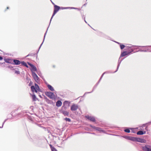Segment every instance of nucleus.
Segmentation results:
<instances>
[{"label": "nucleus", "instance_id": "10", "mask_svg": "<svg viewBox=\"0 0 151 151\" xmlns=\"http://www.w3.org/2000/svg\"><path fill=\"white\" fill-rule=\"evenodd\" d=\"M32 76L33 77L34 79L36 81V82L38 83V76L37 74L34 72H32Z\"/></svg>", "mask_w": 151, "mask_h": 151}, {"label": "nucleus", "instance_id": "26", "mask_svg": "<svg viewBox=\"0 0 151 151\" xmlns=\"http://www.w3.org/2000/svg\"><path fill=\"white\" fill-rule=\"evenodd\" d=\"M50 147L52 151H57L55 148L54 147H53L52 145H50Z\"/></svg>", "mask_w": 151, "mask_h": 151}, {"label": "nucleus", "instance_id": "57", "mask_svg": "<svg viewBox=\"0 0 151 151\" xmlns=\"http://www.w3.org/2000/svg\"><path fill=\"white\" fill-rule=\"evenodd\" d=\"M145 129L147 130V127H145Z\"/></svg>", "mask_w": 151, "mask_h": 151}, {"label": "nucleus", "instance_id": "18", "mask_svg": "<svg viewBox=\"0 0 151 151\" xmlns=\"http://www.w3.org/2000/svg\"><path fill=\"white\" fill-rule=\"evenodd\" d=\"M62 105V102L60 100H58L56 102V106L58 107Z\"/></svg>", "mask_w": 151, "mask_h": 151}, {"label": "nucleus", "instance_id": "13", "mask_svg": "<svg viewBox=\"0 0 151 151\" xmlns=\"http://www.w3.org/2000/svg\"><path fill=\"white\" fill-rule=\"evenodd\" d=\"M147 51H151V46H147L145 50H140V51L142 52H146Z\"/></svg>", "mask_w": 151, "mask_h": 151}, {"label": "nucleus", "instance_id": "23", "mask_svg": "<svg viewBox=\"0 0 151 151\" xmlns=\"http://www.w3.org/2000/svg\"><path fill=\"white\" fill-rule=\"evenodd\" d=\"M123 60V59H121V60L120 61H119V62H118L117 68L116 70V71H115V72H116L117 71V70H118V68L120 64L121 63L122 61Z\"/></svg>", "mask_w": 151, "mask_h": 151}, {"label": "nucleus", "instance_id": "29", "mask_svg": "<svg viewBox=\"0 0 151 151\" xmlns=\"http://www.w3.org/2000/svg\"><path fill=\"white\" fill-rule=\"evenodd\" d=\"M143 131L142 130H139L137 132V135H142Z\"/></svg>", "mask_w": 151, "mask_h": 151}, {"label": "nucleus", "instance_id": "33", "mask_svg": "<svg viewBox=\"0 0 151 151\" xmlns=\"http://www.w3.org/2000/svg\"><path fill=\"white\" fill-rule=\"evenodd\" d=\"M120 48L121 50L123 49L125 47V46L124 45L121 44H120Z\"/></svg>", "mask_w": 151, "mask_h": 151}, {"label": "nucleus", "instance_id": "59", "mask_svg": "<svg viewBox=\"0 0 151 151\" xmlns=\"http://www.w3.org/2000/svg\"><path fill=\"white\" fill-rule=\"evenodd\" d=\"M30 109H32L33 106H30Z\"/></svg>", "mask_w": 151, "mask_h": 151}, {"label": "nucleus", "instance_id": "9", "mask_svg": "<svg viewBox=\"0 0 151 151\" xmlns=\"http://www.w3.org/2000/svg\"><path fill=\"white\" fill-rule=\"evenodd\" d=\"M130 53L131 52H128L126 51H123V52L121 53L119 59H120L121 57L124 56L125 55H127L130 54Z\"/></svg>", "mask_w": 151, "mask_h": 151}, {"label": "nucleus", "instance_id": "51", "mask_svg": "<svg viewBox=\"0 0 151 151\" xmlns=\"http://www.w3.org/2000/svg\"><path fill=\"white\" fill-rule=\"evenodd\" d=\"M24 66L27 68L28 67V65H27V63Z\"/></svg>", "mask_w": 151, "mask_h": 151}, {"label": "nucleus", "instance_id": "7", "mask_svg": "<svg viewBox=\"0 0 151 151\" xmlns=\"http://www.w3.org/2000/svg\"><path fill=\"white\" fill-rule=\"evenodd\" d=\"M4 60L5 62L6 63L12 64H14V63H13V59L10 58H5L4 59Z\"/></svg>", "mask_w": 151, "mask_h": 151}, {"label": "nucleus", "instance_id": "4", "mask_svg": "<svg viewBox=\"0 0 151 151\" xmlns=\"http://www.w3.org/2000/svg\"><path fill=\"white\" fill-rule=\"evenodd\" d=\"M56 13H57V12H54V11H53V14H52V17H51V19H50V24H49V25H50V23H51V21L52 19V18H53V16H54L55 15V14ZM48 27H49V26H48ZM48 27H48V28H47V31H46V32H45V35H44V40H43V42H42V44H41V45H40V47H39V48H38V51H39V50H40V48L41 47V46L42 45V44H43V42H44V39H45V35H46V33H47V30H48Z\"/></svg>", "mask_w": 151, "mask_h": 151}, {"label": "nucleus", "instance_id": "22", "mask_svg": "<svg viewBox=\"0 0 151 151\" xmlns=\"http://www.w3.org/2000/svg\"><path fill=\"white\" fill-rule=\"evenodd\" d=\"M47 87L50 90L52 91H54L53 88L50 85L48 84L47 85Z\"/></svg>", "mask_w": 151, "mask_h": 151}, {"label": "nucleus", "instance_id": "48", "mask_svg": "<svg viewBox=\"0 0 151 151\" xmlns=\"http://www.w3.org/2000/svg\"><path fill=\"white\" fill-rule=\"evenodd\" d=\"M32 54H29L26 57H28L29 56H32Z\"/></svg>", "mask_w": 151, "mask_h": 151}, {"label": "nucleus", "instance_id": "8", "mask_svg": "<svg viewBox=\"0 0 151 151\" xmlns=\"http://www.w3.org/2000/svg\"><path fill=\"white\" fill-rule=\"evenodd\" d=\"M86 118L90 120V121L94 122L96 121V119L93 116H86Z\"/></svg>", "mask_w": 151, "mask_h": 151}, {"label": "nucleus", "instance_id": "40", "mask_svg": "<svg viewBox=\"0 0 151 151\" xmlns=\"http://www.w3.org/2000/svg\"><path fill=\"white\" fill-rule=\"evenodd\" d=\"M6 67L7 68H13V67L11 65L7 66Z\"/></svg>", "mask_w": 151, "mask_h": 151}, {"label": "nucleus", "instance_id": "44", "mask_svg": "<svg viewBox=\"0 0 151 151\" xmlns=\"http://www.w3.org/2000/svg\"><path fill=\"white\" fill-rule=\"evenodd\" d=\"M97 86L96 85H95L94 86V87H93V91H93V90L95 89V88H96V87H97Z\"/></svg>", "mask_w": 151, "mask_h": 151}, {"label": "nucleus", "instance_id": "54", "mask_svg": "<svg viewBox=\"0 0 151 151\" xmlns=\"http://www.w3.org/2000/svg\"><path fill=\"white\" fill-rule=\"evenodd\" d=\"M116 42V43H118V44L120 45V44H121V43L118 42Z\"/></svg>", "mask_w": 151, "mask_h": 151}, {"label": "nucleus", "instance_id": "24", "mask_svg": "<svg viewBox=\"0 0 151 151\" xmlns=\"http://www.w3.org/2000/svg\"><path fill=\"white\" fill-rule=\"evenodd\" d=\"M32 100L33 101H35L36 100V97L35 95L33 93V94L31 95Z\"/></svg>", "mask_w": 151, "mask_h": 151}, {"label": "nucleus", "instance_id": "16", "mask_svg": "<svg viewBox=\"0 0 151 151\" xmlns=\"http://www.w3.org/2000/svg\"><path fill=\"white\" fill-rule=\"evenodd\" d=\"M70 102L67 101H65L63 103V105L67 106V107H69L70 106Z\"/></svg>", "mask_w": 151, "mask_h": 151}, {"label": "nucleus", "instance_id": "41", "mask_svg": "<svg viewBox=\"0 0 151 151\" xmlns=\"http://www.w3.org/2000/svg\"><path fill=\"white\" fill-rule=\"evenodd\" d=\"M68 7H61L60 8L61 9H67L68 8Z\"/></svg>", "mask_w": 151, "mask_h": 151}, {"label": "nucleus", "instance_id": "20", "mask_svg": "<svg viewBox=\"0 0 151 151\" xmlns=\"http://www.w3.org/2000/svg\"><path fill=\"white\" fill-rule=\"evenodd\" d=\"M30 69L32 72H34L37 71V68L34 65Z\"/></svg>", "mask_w": 151, "mask_h": 151}, {"label": "nucleus", "instance_id": "6", "mask_svg": "<svg viewBox=\"0 0 151 151\" xmlns=\"http://www.w3.org/2000/svg\"><path fill=\"white\" fill-rule=\"evenodd\" d=\"M78 108V106L77 104H73L71 107L70 109L72 111H75Z\"/></svg>", "mask_w": 151, "mask_h": 151}, {"label": "nucleus", "instance_id": "17", "mask_svg": "<svg viewBox=\"0 0 151 151\" xmlns=\"http://www.w3.org/2000/svg\"><path fill=\"white\" fill-rule=\"evenodd\" d=\"M136 46H133L132 47H128V52H131V53L134 51V48L133 47Z\"/></svg>", "mask_w": 151, "mask_h": 151}, {"label": "nucleus", "instance_id": "11", "mask_svg": "<svg viewBox=\"0 0 151 151\" xmlns=\"http://www.w3.org/2000/svg\"><path fill=\"white\" fill-rule=\"evenodd\" d=\"M146 141L145 139L140 138H137V141L136 142H139L141 143H145Z\"/></svg>", "mask_w": 151, "mask_h": 151}, {"label": "nucleus", "instance_id": "61", "mask_svg": "<svg viewBox=\"0 0 151 151\" xmlns=\"http://www.w3.org/2000/svg\"><path fill=\"white\" fill-rule=\"evenodd\" d=\"M86 4H87V3H86L85 4H84L83 5V6H85V5H86Z\"/></svg>", "mask_w": 151, "mask_h": 151}, {"label": "nucleus", "instance_id": "14", "mask_svg": "<svg viewBox=\"0 0 151 151\" xmlns=\"http://www.w3.org/2000/svg\"><path fill=\"white\" fill-rule=\"evenodd\" d=\"M60 112L63 114L65 116H68L69 112L67 111H60Z\"/></svg>", "mask_w": 151, "mask_h": 151}, {"label": "nucleus", "instance_id": "28", "mask_svg": "<svg viewBox=\"0 0 151 151\" xmlns=\"http://www.w3.org/2000/svg\"><path fill=\"white\" fill-rule=\"evenodd\" d=\"M105 72H104V73H103L102 74V75L101 76L99 80V81H98V82L96 84V85L97 86V85H98V84H99V82H100L101 79V78H102L104 74L105 73Z\"/></svg>", "mask_w": 151, "mask_h": 151}, {"label": "nucleus", "instance_id": "63", "mask_svg": "<svg viewBox=\"0 0 151 151\" xmlns=\"http://www.w3.org/2000/svg\"><path fill=\"white\" fill-rule=\"evenodd\" d=\"M9 9V7H7V9Z\"/></svg>", "mask_w": 151, "mask_h": 151}, {"label": "nucleus", "instance_id": "55", "mask_svg": "<svg viewBox=\"0 0 151 151\" xmlns=\"http://www.w3.org/2000/svg\"><path fill=\"white\" fill-rule=\"evenodd\" d=\"M132 133H135V131H134V130H132Z\"/></svg>", "mask_w": 151, "mask_h": 151}, {"label": "nucleus", "instance_id": "32", "mask_svg": "<svg viewBox=\"0 0 151 151\" xmlns=\"http://www.w3.org/2000/svg\"><path fill=\"white\" fill-rule=\"evenodd\" d=\"M38 75H39L44 81V79L43 76H42V74L40 72H39L38 71Z\"/></svg>", "mask_w": 151, "mask_h": 151}, {"label": "nucleus", "instance_id": "19", "mask_svg": "<svg viewBox=\"0 0 151 151\" xmlns=\"http://www.w3.org/2000/svg\"><path fill=\"white\" fill-rule=\"evenodd\" d=\"M68 107L67 106L65 105H63V106L61 108V109L60 110V111H66V110L68 109Z\"/></svg>", "mask_w": 151, "mask_h": 151}, {"label": "nucleus", "instance_id": "56", "mask_svg": "<svg viewBox=\"0 0 151 151\" xmlns=\"http://www.w3.org/2000/svg\"><path fill=\"white\" fill-rule=\"evenodd\" d=\"M11 114H12V116H14V115H13V112H11Z\"/></svg>", "mask_w": 151, "mask_h": 151}, {"label": "nucleus", "instance_id": "5", "mask_svg": "<svg viewBox=\"0 0 151 151\" xmlns=\"http://www.w3.org/2000/svg\"><path fill=\"white\" fill-rule=\"evenodd\" d=\"M35 86L36 88L34 86H32L31 87V90L32 92H35L37 93V90H38V89H37V88L38 87V85L37 83H35Z\"/></svg>", "mask_w": 151, "mask_h": 151}, {"label": "nucleus", "instance_id": "49", "mask_svg": "<svg viewBox=\"0 0 151 151\" xmlns=\"http://www.w3.org/2000/svg\"><path fill=\"white\" fill-rule=\"evenodd\" d=\"M146 132V131H143L142 135H143V134H145Z\"/></svg>", "mask_w": 151, "mask_h": 151}, {"label": "nucleus", "instance_id": "31", "mask_svg": "<svg viewBox=\"0 0 151 151\" xmlns=\"http://www.w3.org/2000/svg\"><path fill=\"white\" fill-rule=\"evenodd\" d=\"M64 120H65L66 122H71V120L70 119L66 117L64 119Z\"/></svg>", "mask_w": 151, "mask_h": 151}, {"label": "nucleus", "instance_id": "30", "mask_svg": "<svg viewBox=\"0 0 151 151\" xmlns=\"http://www.w3.org/2000/svg\"><path fill=\"white\" fill-rule=\"evenodd\" d=\"M124 131L125 132L128 133H129L130 132L129 129L128 128H126L125 129H124Z\"/></svg>", "mask_w": 151, "mask_h": 151}, {"label": "nucleus", "instance_id": "3", "mask_svg": "<svg viewBox=\"0 0 151 151\" xmlns=\"http://www.w3.org/2000/svg\"><path fill=\"white\" fill-rule=\"evenodd\" d=\"M123 137L126 139H127L131 140L134 142H136L137 137H133L132 136H123Z\"/></svg>", "mask_w": 151, "mask_h": 151}, {"label": "nucleus", "instance_id": "27", "mask_svg": "<svg viewBox=\"0 0 151 151\" xmlns=\"http://www.w3.org/2000/svg\"><path fill=\"white\" fill-rule=\"evenodd\" d=\"M105 72H104V73H103L102 74V75L101 76L99 80V81H98V82L96 84V85L97 86V85H98V84H99V82H100L101 79V78H102L104 74L105 73Z\"/></svg>", "mask_w": 151, "mask_h": 151}, {"label": "nucleus", "instance_id": "58", "mask_svg": "<svg viewBox=\"0 0 151 151\" xmlns=\"http://www.w3.org/2000/svg\"><path fill=\"white\" fill-rule=\"evenodd\" d=\"M3 66L4 67H6V64H3ZM7 66H6V67Z\"/></svg>", "mask_w": 151, "mask_h": 151}, {"label": "nucleus", "instance_id": "37", "mask_svg": "<svg viewBox=\"0 0 151 151\" xmlns=\"http://www.w3.org/2000/svg\"><path fill=\"white\" fill-rule=\"evenodd\" d=\"M90 126L91 127L94 129H95L96 130V128L97 127H95V126H92V125H90Z\"/></svg>", "mask_w": 151, "mask_h": 151}, {"label": "nucleus", "instance_id": "21", "mask_svg": "<svg viewBox=\"0 0 151 151\" xmlns=\"http://www.w3.org/2000/svg\"><path fill=\"white\" fill-rule=\"evenodd\" d=\"M142 150L144 151H151V148L147 147H142Z\"/></svg>", "mask_w": 151, "mask_h": 151}, {"label": "nucleus", "instance_id": "52", "mask_svg": "<svg viewBox=\"0 0 151 151\" xmlns=\"http://www.w3.org/2000/svg\"><path fill=\"white\" fill-rule=\"evenodd\" d=\"M24 66L27 68L28 67V65H27V63Z\"/></svg>", "mask_w": 151, "mask_h": 151}, {"label": "nucleus", "instance_id": "39", "mask_svg": "<svg viewBox=\"0 0 151 151\" xmlns=\"http://www.w3.org/2000/svg\"><path fill=\"white\" fill-rule=\"evenodd\" d=\"M144 147H147L149 148H151V145H145V146H144Z\"/></svg>", "mask_w": 151, "mask_h": 151}, {"label": "nucleus", "instance_id": "46", "mask_svg": "<svg viewBox=\"0 0 151 151\" xmlns=\"http://www.w3.org/2000/svg\"><path fill=\"white\" fill-rule=\"evenodd\" d=\"M38 92H42V90L40 88L39 86H38Z\"/></svg>", "mask_w": 151, "mask_h": 151}, {"label": "nucleus", "instance_id": "45", "mask_svg": "<svg viewBox=\"0 0 151 151\" xmlns=\"http://www.w3.org/2000/svg\"><path fill=\"white\" fill-rule=\"evenodd\" d=\"M68 8H70L71 9H77V8L74 7H68Z\"/></svg>", "mask_w": 151, "mask_h": 151}, {"label": "nucleus", "instance_id": "36", "mask_svg": "<svg viewBox=\"0 0 151 151\" xmlns=\"http://www.w3.org/2000/svg\"><path fill=\"white\" fill-rule=\"evenodd\" d=\"M21 64L22 65L24 66L26 64V63L24 61H22L21 62Z\"/></svg>", "mask_w": 151, "mask_h": 151}, {"label": "nucleus", "instance_id": "12", "mask_svg": "<svg viewBox=\"0 0 151 151\" xmlns=\"http://www.w3.org/2000/svg\"><path fill=\"white\" fill-rule=\"evenodd\" d=\"M13 63H14L13 64L14 65H19L21 63V62L18 60L13 59Z\"/></svg>", "mask_w": 151, "mask_h": 151}, {"label": "nucleus", "instance_id": "47", "mask_svg": "<svg viewBox=\"0 0 151 151\" xmlns=\"http://www.w3.org/2000/svg\"><path fill=\"white\" fill-rule=\"evenodd\" d=\"M32 82L30 81V83H29V86H31V85H32Z\"/></svg>", "mask_w": 151, "mask_h": 151}, {"label": "nucleus", "instance_id": "1", "mask_svg": "<svg viewBox=\"0 0 151 151\" xmlns=\"http://www.w3.org/2000/svg\"><path fill=\"white\" fill-rule=\"evenodd\" d=\"M37 116L36 115L34 114L33 115L29 116H28V118L29 119L32 123H35L36 125H37V121L36 120L35 117Z\"/></svg>", "mask_w": 151, "mask_h": 151}, {"label": "nucleus", "instance_id": "50", "mask_svg": "<svg viewBox=\"0 0 151 151\" xmlns=\"http://www.w3.org/2000/svg\"><path fill=\"white\" fill-rule=\"evenodd\" d=\"M3 59V57L0 56V60H2Z\"/></svg>", "mask_w": 151, "mask_h": 151}, {"label": "nucleus", "instance_id": "60", "mask_svg": "<svg viewBox=\"0 0 151 151\" xmlns=\"http://www.w3.org/2000/svg\"><path fill=\"white\" fill-rule=\"evenodd\" d=\"M52 4H53V5H54V6L55 5V4H54V3H53V2H52Z\"/></svg>", "mask_w": 151, "mask_h": 151}, {"label": "nucleus", "instance_id": "64", "mask_svg": "<svg viewBox=\"0 0 151 151\" xmlns=\"http://www.w3.org/2000/svg\"><path fill=\"white\" fill-rule=\"evenodd\" d=\"M85 22L86 23H87V22H86V20H85Z\"/></svg>", "mask_w": 151, "mask_h": 151}, {"label": "nucleus", "instance_id": "42", "mask_svg": "<svg viewBox=\"0 0 151 151\" xmlns=\"http://www.w3.org/2000/svg\"><path fill=\"white\" fill-rule=\"evenodd\" d=\"M28 65H30V67H31V68L32 67V66H33V65H32V64H31V63H28Z\"/></svg>", "mask_w": 151, "mask_h": 151}, {"label": "nucleus", "instance_id": "43", "mask_svg": "<svg viewBox=\"0 0 151 151\" xmlns=\"http://www.w3.org/2000/svg\"><path fill=\"white\" fill-rule=\"evenodd\" d=\"M147 123L143 124L142 125V127H141L143 128L144 127H145L146 126V125H147Z\"/></svg>", "mask_w": 151, "mask_h": 151}, {"label": "nucleus", "instance_id": "35", "mask_svg": "<svg viewBox=\"0 0 151 151\" xmlns=\"http://www.w3.org/2000/svg\"><path fill=\"white\" fill-rule=\"evenodd\" d=\"M15 73L17 74H19L20 73V72L18 70H15Z\"/></svg>", "mask_w": 151, "mask_h": 151}, {"label": "nucleus", "instance_id": "62", "mask_svg": "<svg viewBox=\"0 0 151 151\" xmlns=\"http://www.w3.org/2000/svg\"><path fill=\"white\" fill-rule=\"evenodd\" d=\"M40 97L41 98V96L40 95H39Z\"/></svg>", "mask_w": 151, "mask_h": 151}, {"label": "nucleus", "instance_id": "2", "mask_svg": "<svg viewBox=\"0 0 151 151\" xmlns=\"http://www.w3.org/2000/svg\"><path fill=\"white\" fill-rule=\"evenodd\" d=\"M45 94L50 99H55V97L53 93L50 91H46L45 92Z\"/></svg>", "mask_w": 151, "mask_h": 151}, {"label": "nucleus", "instance_id": "25", "mask_svg": "<svg viewBox=\"0 0 151 151\" xmlns=\"http://www.w3.org/2000/svg\"><path fill=\"white\" fill-rule=\"evenodd\" d=\"M45 99H46V101L47 103L48 104H51L52 102V101L49 100L47 99V97H46L45 96Z\"/></svg>", "mask_w": 151, "mask_h": 151}, {"label": "nucleus", "instance_id": "38", "mask_svg": "<svg viewBox=\"0 0 151 151\" xmlns=\"http://www.w3.org/2000/svg\"><path fill=\"white\" fill-rule=\"evenodd\" d=\"M7 120V119H5V120H4V122L3 123L2 126L1 127H0V128H2L3 127V125H4V123L6 121V120Z\"/></svg>", "mask_w": 151, "mask_h": 151}, {"label": "nucleus", "instance_id": "34", "mask_svg": "<svg viewBox=\"0 0 151 151\" xmlns=\"http://www.w3.org/2000/svg\"><path fill=\"white\" fill-rule=\"evenodd\" d=\"M96 130L100 132L104 131L102 130V129L101 128L99 127H97L96 128Z\"/></svg>", "mask_w": 151, "mask_h": 151}, {"label": "nucleus", "instance_id": "15", "mask_svg": "<svg viewBox=\"0 0 151 151\" xmlns=\"http://www.w3.org/2000/svg\"><path fill=\"white\" fill-rule=\"evenodd\" d=\"M60 7L57 5H55L54 6V11L57 12L60 9Z\"/></svg>", "mask_w": 151, "mask_h": 151}, {"label": "nucleus", "instance_id": "53", "mask_svg": "<svg viewBox=\"0 0 151 151\" xmlns=\"http://www.w3.org/2000/svg\"><path fill=\"white\" fill-rule=\"evenodd\" d=\"M1 64H5V63L4 62L3 63H0V65H1Z\"/></svg>", "mask_w": 151, "mask_h": 151}]
</instances>
